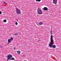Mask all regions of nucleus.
<instances>
[{
	"mask_svg": "<svg viewBox=\"0 0 61 61\" xmlns=\"http://www.w3.org/2000/svg\"><path fill=\"white\" fill-rule=\"evenodd\" d=\"M21 10H20L17 9L16 10V12L17 13V14L18 15H19V14H20L21 13Z\"/></svg>",
	"mask_w": 61,
	"mask_h": 61,
	"instance_id": "7ed1b4c3",
	"label": "nucleus"
},
{
	"mask_svg": "<svg viewBox=\"0 0 61 61\" xmlns=\"http://www.w3.org/2000/svg\"><path fill=\"white\" fill-rule=\"evenodd\" d=\"M0 14H2V12L0 11Z\"/></svg>",
	"mask_w": 61,
	"mask_h": 61,
	"instance_id": "f3484780",
	"label": "nucleus"
},
{
	"mask_svg": "<svg viewBox=\"0 0 61 61\" xmlns=\"http://www.w3.org/2000/svg\"><path fill=\"white\" fill-rule=\"evenodd\" d=\"M15 47L14 48V49H15Z\"/></svg>",
	"mask_w": 61,
	"mask_h": 61,
	"instance_id": "6ab92c4d",
	"label": "nucleus"
},
{
	"mask_svg": "<svg viewBox=\"0 0 61 61\" xmlns=\"http://www.w3.org/2000/svg\"><path fill=\"white\" fill-rule=\"evenodd\" d=\"M12 55H9L8 56V58L7 59V60H9V59L11 58H12Z\"/></svg>",
	"mask_w": 61,
	"mask_h": 61,
	"instance_id": "20e7f679",
	"label": "nucleus"
},
{
	"mask_svg": "<svg viewBox=\"0 0 61 61\" xmlns=\"http://www.w3.org/2000/svg\"><path fill=\"white\" fill-rule=\"evenodd\" d=\"M37 13L39 15H41L42 14V10H40V9H37Z\"/></svg>",
	"mask_w": 61,
	"mask_h": 61,
	"instance_id": "f03ea898",
	"label": "nucleus"
},
{
	"mask_svg": "<svg viewBox=\"0 0 61 61\" xmlns=\"http://www.w3.org/2000/svg\"><path fill=\"white\" fill-rule=\"evenodd\" d=\"M17 53L19 54H20V51H18L17 52Z\"/></svg>",
	"mask_w": 61,
	"mask_h": 61,
	"instance_id": "9d476101",
	"label": "nucleus"
},
{
	"mask_svg": "<svg viewBox=\"0 0 61 61\" xmlns=\"http://www.w3.org/2000/svg\"><path fill=\"white\" fill-rule=\"evenodd\" d=\"M42 22H40L39 23V25H42Z\"/></svg>",
	"mask_w": 61,
	"mask_h": 61,
	"instance_id": "1a4fd4ad",
	"label": "nucleus"
},
{
	"mask_svg": "<svg viewBox=\"0 0 61 61\" xmlns=\"http://www.w3.org/2000/svg\"><path fill=\"white\" fill-rule=\"evenodd\" d=\"M0 48H2V47H3V46H0Z\"/></svg>",
	"mask_w": 61,
	"mask_h": 61,
	"instance_id": "a211bd4d",
	"label": "nucleus"
},
{
	"mask_svg": "<svg viewBox=\"0 0 61 61\" xmlns=\"http://www.w3.org/2000/svg\"><path fill=\"white\" fill-rule=\"evenodd\" d=\"M3 2V4H5V3H6V2Z\"/></svg>",
	"mask_w": 61,
	"mask_h": 61,
	"instance_id": "dca6fc26",
	"label": "nucleus"
},
{
	"mask_svg": "<svg viewBox=\"0 0 61 61\" xmlns=\"http://www.w3.org/2000/svg\"><path fill=\"white\" fill-rule=\"evenodd\" d=\"M43 9L44 11H47V10H48L47 8L46 7H44Z\"/></svg>",
	"mask_w": 61,
	"mask_h": 61,
	"instance_id": "39448f33",
	"label": "nucleus"
},
{
	"mask_svg": "<svg viewBox=\"0 0 61 61\" xmlns=\"http://www.w3.org/2000/svg\"><path fill=\"white\" fill-rule=\"evenodd\" d=\"M4 22L5 23V22H6V20H4Z\"/></svg>",
	"mask_w": 61,
	"mask_h": 61,
	"instance_id": "ddd939ff",
	"label": "nucleus"
},
{
	"mask_svg": "<svg viewBox=\"0 0 61 61\" xmlns=\"http://www.w3.org/2000/svg\"><path fill=\"white\" fill-rule=\"evenodd\" d=\"M8 44H9L10 43V42L11 41V40H10V39H9L8 40Z\"/></svg>",
	"mask_w": 61,
	"mask_h": 61,
	"instance_id": "0eeeda50",
	"label": "nucleus"
},
{
	"mask_svg": "<svg viewBox=\"0 0 61 61\" xmlns=\"http://www.w3.org/2000/svg\"><path fill=\"white\" fill-rule=\"evenodd\" d=\"M11 60H15V59L14 58H12L11 59Z\"/></svg>",
	"mask_w": 61,
	"mask_h": 61,
	"instance_id": "4468645a",
	"label": "nucleus"
},
{
	"mask_svg": "<svg viewBox=\"0 0 61 61\" xmlns=\"http://www.w3.org/2000/svg\"><path fill=\"white\" fill-rule=\"evenodd\" d=\"M41 0H36V2H40Z\"/></svg>",
	"mask_w": 61,
	"mask_h": 61,
	"instance_id": "9b49d317",
	"label": "nucleus"
},
{
	"mask_svg": "<svg viewBox=\"0 0 61 61\" xmlns=\"http://www.w3.org/2000/svg\"><path fill=\"white\" fill-rule=\"evenodd\" d=\"M10 40H11V41L13 40V37H11L10 38Z\"/></svg>",
	"mask_w": 61,
	"mask_h": 61,
	"instance_id": "f8f14e48",
	"label": "nucleus"
},
{
	"mask_svg": "<svg viewBox=\"0 0 61 61\" xmlns=\"http://www.w3.org/2000/svg\"><path fill=\"white\" fill-rule=\"evenodd\" d=\"M53 3L54 4H56V3H57V0H53Z\"/></svg>",
	"mask_w": 61,
	"mask_h": 61,
	"instance_id": "423d86ee",
	"label": "nucleus"
},
{
	"mask_svg": "<svg viewBox=\"0 0 61 61\" xmlns=\"http://www.w3.org/2000/svg\"><path fill=\"white\" fill-rule=\"evenodd\" d=\"M15 24L16 25H18V23H17V22H16L15 23Z\"/></svg>",
	"mask_w": 61,
	"mask_h": 61,
	"instance_id": "2eb2a0df",
	"label": "nucleus"
},
{
	"mask_svg": "<svg viewBox=\"0 0 61 61\" xmlns=\"http://www.w3.org/2000/svg\"><path fill=\"white\" fill-rule=\"evenodd\" d=\"M14 35V36H17L18 35V33H15Z\"/></svg>",
	"mask_w": 61,
	"mask_h": 61,
	"instance_id": "6e6552de",
	"label": "nucleus"
},
{
	"mask_svg": "<svg viewBox=\"0 0 61 61\" xmlns=\"http://www.w3.org/2000/svg\"><path fill=\"white\" fill-rule=\"evenodd\" d=\"M53 44H54V41L53 39V36L51 35V43H50L49 46H50V47H53L54 48H55L56 47V46L55 45L53 46Z\"/></svg>",
	"mask_w": 61,
	"mask_h": 61,
	"instance_id": "f257e3e1",
	"label": "nucleus"
}]
</instances>
